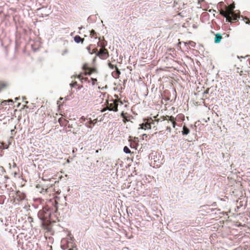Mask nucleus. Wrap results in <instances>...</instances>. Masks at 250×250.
<instances>
[{
	"label": "nucleus",
	"mask_w": 250,
	"mask_h": 250,
	"mask_svg": "<svg viewBox=\"0 0 250 250\" xmlns=\"http://www.w3.org/2000/svg\"><path fill=\"white\" fill-rule=\"evenodd\" d=\"M58 204V202L55 200L54 208L51 209L47 206L43 207L42 209L40 210L38 213V216L40 219L43 223L51 221L52 213L54 212H56L58 210V207L57 206Z\"/></svg>",
	"instance_id": "1"
},
{
	"label": "nucleus",
	"mask_w": 250,
	"mask_h": 250,
	"mask_svg": "<svg viewBox=\"0 0 250 250\" xmlns=\"http://www.w3.org/2000/svg\"><path fill=\"white\" fill-rule=\"evenodd\" d=\"M149 158L151 160V164H153V167H159L162 164L163 159L161 158L160 154L157 152H152L149 155Z\"/></svg>",
	"instance_id": "2"
},
{
	"label": "nucleus",
	"mask_w": 250,
	"mask_h": 250,
	"mask_svg": "<svg viewBox=\"0 0 250 250\" xmlns=\"http://www.w3.org/2000/svg\"><path fill=\"white\" fill-rule=\"evenodd\" d=\"M159 120H153L152 118H149L144 119V123L140 125L142 129H150L152 127L153 128L156 127V125H158Z\"/></svg>",
	"instance_id": "3"
},
{
	"label": "nucleus",
	"mask_w": 250,
	"mask_h": 250,
	"mask_svg": "<svg viewBox=\"0 0 250 250\" xmlns=\"http://www.w3.org/2000/svg\"><path fill=\"white\" fill-rule=\"evenodd\" d=\"M94 52L97 53V56H99L102 59H106L109 56L108 51L105 48H101L98 51L97 48L94 49Z\"/></svg>",
	"instance_id": "4"
},
{
	"label": "nucleus",
	"mask_w": 250,
	"mask_h": 250,
	"mask_svg": "<svg viewBox=\"0 0 250 250\" xmlns=\"http://www.w3.org/2000/svg\"><path fill=\"white\" fill-rule=\"evenodd\" d=\"M111 101L112 103H108L107 105V109L109 111H113L114 112H117L118 111V101L114 99H112Z\"/></svg>",
	"instance_id": "5"
},
{
	"label": "nucleus",
	"mask_w": 250,
	"mask_h": 250,
	"mask_svg": "<svg viewBox=\"0 0 250 250\" xmlns=\"http://www.w3.org/2000/svg\"><path fill=\"white\" fill-rule=\"evenodd\" d=\"M234 8V7H232L231 10H228V16L230 19L229 22H231V21H238V19L240 18V14L236 13L233 11Z\"/></svg>",
	"instance_id": "6"
},
{
	"label": "nucleus",
	"mask_w": 250,
	"mask_h": 250,
	"mask_svg": "<svg viewBox=\"0 0 250 250\" xmlns=\"http://www.w3.org/2000/svg\"><path fill=\"white\" fill-rule=\"evenodd\" d=\"M16 198L19 201H23L25 198V195L23 192L18 190L16 193Z\"/></svg>",
	"instance_id": "7"
},
{
	"label": "nucleus",
	"mask_w": 250,
	"mask_h": 250,
	"mask_svg": "<svg viewBox=\"0 0 250 250\" xmlns=\"http://www.w3.org/2000/svg\"><path fill=\"white\" fill-rule=\"evenodd\" d=\"M164 122V124L165 125H167V124H169L170 125H172L173 127L175 128L176 123L174 122L172 120H165L164 119L163 121H161V122Z\"/></svg>",
	"instance_id": "8"
},
{
	"label": "nucleus",
	"mask_w": 250,
	"mask_h": 250,
	"mask_svg": "<svg viewBox=\"0 0 250 250\" xmlns=\"http://www.w3.org/2000/svg\"><path fill=\"white\" fill-rule=\"evenodd\" d=\"M220 14L226 18L227 21H229L230 19L228 16V10L227 11H225L223 9H221L220 10Z\"/></svg>",
	"instance_id": "9"
},
{
	"label": "nucleus",
	"mask_w": 250,
	"mask_h": 250,
	"mask_svg": "<svg viewBox=\"0 0 250 250\" xmlns=\"http://www.w3.org/2000/svg\"><path fill=\"white\" fill-rule=\"evenodd\" d=\"M222 39V36L221 34L217 33L215 34V38H214V42L215 43H219L220 42L221 40Z\"/></svg>",
	"instance_id": "10"
},
{
	"label": "nucleus",
	"mask_w": 250,
	"mask_h": 250,
	"mask_svg": "<svg viewBox=\"0 0 250 250\" xmlns=\"http://www.w3.org/2000/svg\"><path fill=\"white\" fill-rule=\"evenodd\" d=\"M120 74L121 72L119 69L118 68V67H116L115 70L112 73V75L114 78L117 79L119 77Z\"/></svg>",
	"instance_id": "11"
},
{
	"label": "nucleus",
	"mask_w": 250,
	"mask_h": 250,
	"mask_svg": "<svg viewBox=\"0 0 250 250\" xmlns=\"http://www.w3.org/2000/svg\"><path fill=\"white\" fill-rule=\"evenodd\" d=\"M74 40L75 42L79 43L80 42L83 43L84 41V39H82L80 36L79 35H76L74 37Z\"/></svg>",
	"instance_id": "12"
},
{
	"label": "nucleus",
	"mask_w": 250,
	"mask_h": 250,
	"mask_svg": "<svg viewBox=\"0 0 250 250\" xmlns=\"http://www.w3.org/2000/svg\"><path fill=\"white\" fill-rule=\"evenodd\" d=\"M107 45V42L104 40L102 41H99L98 42V45L102 47V48H104V47Z\"/></svg>",
	"instance_id": "13"
},
{
	"label": "nucleus",
	"mask_w": 250,
	"mask_h": 250,
	"mask_svg": "<svg viewBox=\"0 0 250 250\" xmlns=\"http://www.w3.org/2000/svg\"><path fill=\"white\" fill-rule=\"evenodd\" d=\"M189 129L186 126L184 125L183 127V130L182 131V134L183 135H187L189 133Z\"/></svg>",
	"instance_id": "14"
},
{
	"label": "nucleus",
	"mask_w": 250,
	"mask_h": 250,
	"mask_svg": "<svg viewBox=\"0 0 250 250\" xmlns=\"http://www.w3.org/2000/svg\"><path fill=\"white\" fill-rule=\"evenodd\" d=\"M66 242V243L67 242V245L64 244H62V245H61L62 249L64 250H66L69 247V246H68V242L67 241H66V240H64L63 241V242Z\"/></svg>",
	"instance_id": "15"
},
{
	"label": "nucleus",
	"mask_w": 250,
	"mask_h": 250,
	"mask_svg": "<svg viewBox=\"0 0 250 250\" xmlns=\"http://www.w3.org/2000/svg\"><path fill=\"white\" fill-rule=\"evenodd\" d=\"M90 35L92 38H97V37H96V33L95 31V30L93 29L90 31Z\"/></svg>",
	"instance_id": "16"
},
{
	"label": "nucleus",
	"mask_w": 250,
	"mask_h": 250,
	"mask_svg": "<svg viewBox=\"0 0 250 250\" xmlns=\"http://www.w3.org/2000/svg\"><path fill=\"white\" fill-rule=\"evenodd\" d=\"M123 150H124V152L125 153L128 154V153H131V151H130V149L127 146H125L124 147V149Z\"/></svg>",
	"instance_id": "17"
},
{
	"label": "nucleus",
	"mask_w": 250,
	"mask_h": 250,
	"mask_svg": "<svg viewBox=\"0 0 250 250\" xmlns=\"http://www.w3.org/2000/svg\"><path fill=\"white\" fill-rule=\"evenodd\" d=\"M97 120L95 119L94 120H92L91 119H89V121H88V124L89 125L92 124L94 125L97 123Z\"/></svg>",
	"instance_id": "18"
},
{
	"label": "nucleus",
	"mask_w": 250,
	"mask_h": 250,
	"mask_svg": "<svg viewBox=\"0 0 250 250\" xmlns=\"http://www.w3.org/2000/svg\"><path fill=\"white\" fill-rule=\"evenodd\" d=\"M242 18H243V20L246 22V23L248 24H250V20L249 18H248L247 17H242Z\"/></svg>",
	"instance_id": "19"
},
{
	"label": "nucleus",
	"mask_w": 250,
	"mask_h": 250,
	"mask_svg": "<svg viewBox=\"0 0 250 250\" xmlns=\"http://www.w3.org/2000/svg\"><path fill=\"white\" fill-rule=\"evenodd\" d=\"M6 86V84L4 83L0 82V91L1 90L2 88L5 87Z\"/></svg>",
	"instance_id": "20"
},
{
	"label": "nucleus",
	"mask_w": 250,
	"mask_h": 250,
	"mask_svg": "<svg viewBox=\"0 0 250 250\" xmlns=\"http://www.w3.org/2000/svg\"><path fill=\"white\" fill-rule=\"evenodd\" d=\"M108 66L111 69H113L114 68L116 69V67H117L116 65H114L110 62L108 63Z\"/></svg>",
	"instance_id": "21"
},
{
	"label": "nucleus",
	"mask_w": 250,
	"mask_h": 250,
	"mask_svg": "<svg viewBox=\"0 0 250 250\" xmlns=\"http://www.w3.org/2000/svg\"><path fill=\"white\" fill-rule=\"evenodd\" d=\"M79 78L81 79V82L82 83H84L85 82H87V81L89 82V81H88L87 78H83H83H81L80 77Z\"/></svg>",
	"instance_id": "22"
},
{
	"label": "nucleus",
	"mask_w": 250,
	"mask_h": 250,
	"mask_svg": "<svg viewBox=\"0 0 250 250\" xmlns=\"http://www.w3.org/2000/svg\"><path fill=\"white\" fill-rule=\"evenodd\" d=\"M166 125L167 126L166 130L167 131L169 132H171L170 125L169 124H167Z\"/></svg>",
	"instance_id": "23"
},
{
	"label": "nucleus",
	"mask_w": 250,
	"mask_h": 250,
	"mask_svg": "<svg viewBox=\"0 0 250 250\" xmlns=\"http://www.w3.org/2000/svg\"><path fill=\"white\" fill-rule=\"evenodd\" d=\"M78 84H77V83L76 82H74V83H71L70 84V87H74L76 86H77Z\"/></svg>",
	"instance_id": "24"
},
{
	"label": "nucleus",
	"mask_w": 250,
	"mask_h": 250,
	"mask_svg": "<svg viewBox=\"0 0 250 250\" xmlns=\"http://www.w3.org/2000/svg\"><path fill=\"white\" fill-rule=\"evenodd\" d=\"M188 43L191 45L192 47H195L196 43L193 42V41H189L188 42Z\"/></svg>",
	"instance_id": "25"
},
{
	"label": "nucleus",
	"mask_w": 250,
	"mask_h": 250,
	"mask_svg": "<svg viewBox=\"0 0 250 250\" xmlns=\"http://www.w3.org/2000/svg\"><path fill=\"white\" fill-rule=\"evenodd\" d=\"M92 81V84L93 85L95 84V82H97V79L95 78H91Z\"/></svg>",
	"instance_id": "26"
},
{
	"label": "nucleus",
	"mask_w": 250,
	"mask_h": 250,
	"mask_svg": "<svg viewBox=\"0 0 250 250\" xmlns=\"http://www.w3.org/2000/svg\"><path fill=\"white\" fill-rule=\"evenodd\" d=\"M130 146L132 148H135L136 149H137L135 145L134 144H133V143H130Z\"/></svg>",
	"instance_id": "27"
},
{
	"label": "nucleus",
	"mask_w": 250,
	"mask_h": 250,
	"mask_svg": "<svg viewBox=\"0 0 250 250\" xmlns=\"http://www.w3.org/2000/svg\"><path fill=\"white\" fill-rule=\"evenodd\" d=\"M85 125L86 127H87L88 128H90L91 129H92V126H91L90 125H89L88 122L86 123L85 124Z\"/></svg>",
	"instance_id": "28"
},
{
	"label": "nucleus",
	"mask_w": 250,
	"mask_h": 250,
	"mask_svg": "<svg viewBox=\"0 0 250 250\" xmlns=\"http://www.w3.org/2000/svg\"><path fill=\"white\" fill-rule=\"evenodd\" d=\"M215 210H216V209H215V208H209L207 212L208 213H209V212H212V211H214Z\"/></svg>",
	"instance_id": "29"
},
{
	"label": "nucleus",
	"mask_w": 250,
	"mask_h": 250,
	"mask_svg": "<svg viewBox=\"0 0 250 250\" xmlns=\"http://www.w3.org/2000/svg\"><path fill=\"white\" fill-rule=\"evenodd\" d=\"M86 118L84 117V116H82L81 119H80V120L82 121V123L83 122H84L85 120H86Z\"/></svg>",
	"instance_id": "30"
},
{
	"label": "nucleus",
	"mask_w": 250,
	"mask_h": 250,
	"mask_svg": "<svg viewBox=\"0 0 250 250\" xmlns=\"http://www.w3.org/2000/svg\"><path fill=\"white\" fill-rule=\"evenodd\" d=\"M87 50H88V52H89V53H90V54H92V53H95V52H94V50L93 51V52H90V46H89L88 47H87Z\"/></svg>",
	"instance_id": "31"
},
{
	"label": "nucleus",
	"mask_w": 250,
	"mask_h": 250,
	"mask_svg": "<svg viewBox=\"0 0 250 250\" xmlns=\"http://www.w3.org/2000/svg\"><path fill=\"white\" fill-rule=\"evenodd\" d=\"M68 52L67 49L64 50L62 52V55H64V54H66Z\"/></svg>",
	"instance_id": "32"
},
{
	"label": "nucleus",
	"mask_w": 250,
	"mask_h": 250,
	"mask_svg": "<svg viewBox=\"0 0 250 250\" xmlns=\"http://www.w3.org/2000/svg\"><path fill=\"white\" fill-rule=\"evenodd\" d=\"M77 250V249L76 246H75L73 247L72 248L69 249L68 250Z\"/></svg>",
	"instance_id": "33"
},
{
	"label": "nucleus",
	"mask_w": 250,
	"mask_h": 250,
	"mask_svg": "<svg viewBox=\"0 0 250 250\" xmlns=\"http://www.w3.org/2000/svg\"><path fill=\"white\" fill-rule=\"evenodd\" d=\"M77 86H78L77 88L79 90H80L83 87V86L82 85H78V84Z\"/></svg>",
	"instance_id": "34"
},
{
	"label": "nucleus",
	"mask_w": 250,
	"mask_h": 250,
	"mask_svg": "<svg viewBox=\"0 0 250 250\" xmlns=\"http://www.w3.org/2000/svg\"><path fill=\"white\" fill-rule=\"evenodd\" d=\"M9 101H10V102H12V101L11 100H9ZM9 102V101H4L2 102V103H3V104H4H4H6V103H7V102Z\"/></svg>",
	"instance_id": "35"
},
{
	"label": "nucleus",
	"mask_w": 250,
	"mask_h": 250,
	"mask_svg": "<svg viewBox=\"0 0 250 250\" xmlns=\"http://www.w3.org/2000/svg\"><path fill=\"white\" fill-rule=\"evenodd\" d=\"M208 90H209L208 89L206 91H205L204 92V94H207V93H208Z\"/></svg>",
	"instance_id": "36"
},
{
	"label": "nucleus",
	"mask_w": 250,
	"mask_h": 250,
	"mask_svg": "<svg viewBox=\"0 0 250 250\" xmlns=\"http://www.w3.org/2000/svg\"><path fill=\"white\" fill-rule=\"evenodd\" d=\"M219 4L220 5V6H222V5H223L224 4V2H220L219 3Z\"/></svg>",
	"instance_id": "37"
},
{
	"label": "nucleus",
	"mask_w": 250,
	"mask_h": 250,
	"mask_svg": "<svg viewBox=\"0 0 250 250\" xmlns=\"http://www.w3.org/2000/svg\"><path fill=\"white\" fill-rule=\"evenodd\" d=\"M23 108H28V107L27 105H23Z\"/></svg>",
	"instance_id": "38"
},
{
	"label": "nucleus",
	"mask_w": 250,
	"mask_h": 250,
	"mask_svg": "<svg viewBox=\"0 0 250 250\" xmlns=\"http://www.w3.org/2000/svg\"><path fill=\"white\" fill-rule=\"evenodd\" d=\"M13 166V167H16V164L15 163H14Z\"/></svg>",
	"instance_id": "39"
},
{
	"label": "nucleus",
	"mask_w": 250,
	"mask_h": 250,
	"mask_svg": "<svg viewBox=\"0 0 250 250\" xmlns=\"http://www.w3.org/2000/svg\"><path fill=\"white\" fill-rule=\"evenodd\" d=\"M143 136H144V137H147V135H146V134H144V135H143Z\"/></svg>",
	"instance_id": "40"
},
{
	"label": "nucleus",
	"mask_w": 250,
	"mask_h": 250,
	"mask_svg": "<svg viewBox=\"0 0 250 250\" xmlns=\"http://www.w3.org/2000/svg\"><path fill=\"white\" fill-rule=\"evenodd\" d=\"M143 136H144V137H147V135H146V134H144V135H143Z\"/></svg>",
	"instance_id": "41"
},
{
	"label": "nucleus",
	"mask_w": 250,
	"mask_h": 250,
	"mask_svg": "<svg viewBox=\"0 0 250 250\" xmlns=\"http://www.w3.org/2000/svg\"><path fill=\"white\" fill-rule=\"evenodd\" d=\"M19 99V98H15V100H16V101H17V100H18Z\"/></svg>",
	"instance_id": "42"
},
{
	"label": "nucleus",
	"mask_w": 250,
	"mask_h": 250,
	"mask_svg": "<svg viewBox=\"0 0 250 250\" xmlns=\"http://www.w3.org/2000/svg\"><path fill=\"white\" fill-rule=\"evenodd\" d=\"M93 71H94V69H93L92 71H91V72H90V73L89 74V75H90V74H91V73H92Z\"/></svg>",
	"instance_id": "43"
},
{
	"label": "nucleus",
	"mask_w": 250,
	"mask_h": 250,
	"mask_svg": "<svg viewBox=\"0 0 250 250\" xmlns=\"http://www.w3.org/2000/svg\"><path fill=\"white\" fill-rule=\"evenodd\" d=\"M73 239H74V237H71V240H73Z\"/></svg>",
	"instance_id": "44"
},
{
	"label": "nucleus",
	"mask_w": 250,
	"mask_h": 250,
	"mask_svg": "<svg viewBox=\"0 0 250 250\" xmlns=\"http://www.w3.org/2000/svg\"><path fill=\"white\" fill-rule=\"evenodd\" d=\"M25 104H28V101H25Z\"/></svg>",
	"instance_id": "45"
},
{
	"label": "nucleus",
	"mask_w": 250,
	"mask_h": 250,
	"mask_svg": "<svg viewBox=\"0 0 250 250\" xmlns=\"http://www.w3.org/2000/svg\"><path fill=\"white\" fill-rule=\"evenodd\" d=\"M169 118H170V119H172V118H173V117H170Z\"/></svg>",
	"instance_id": "46"
}]
</instances>
